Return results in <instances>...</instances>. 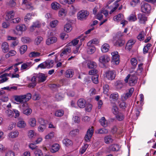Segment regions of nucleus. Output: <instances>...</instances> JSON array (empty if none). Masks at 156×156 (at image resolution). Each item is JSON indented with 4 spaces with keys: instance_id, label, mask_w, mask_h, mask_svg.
Segmentation results:
<instances>
[{
    "instance_id": "nucleus-1",
    "label": "nucleus",
    "mask_w": 156,
    "mask_h": 156,
    "mask_svg": "<svg viewBox=\"0 0 156 156\" xmlns=\"http://www.w3.org/2000/svg\"><path fill=\"white\" fill-rule=\"evenodd\" d=\"M47 77L46 74L41 73L34 74L31 79V83L29 84L28 87L33 88L36 86L37 81L38 83L43 82L46 80Z\"/></svg>"
},
{
    "instance_id": "nucleus-2",
    "label": "nucleus",
    "mask_w": 156,
    "mask_h": 156,
    "mask_svg": "<svg viewBox=\"0 0 156 156\" xmlns=\"http://www.w3.org/2000/svg\"><path fill=\"white\" fill-rule=\"evenodd\" d=\"M138 78L135 74H129L126 77L124 80L126 83H128L129 85L131 86L136 84Z\"/></svg>"
},
{
    "instance_id": "nucleus-3",
    "label": "nucleus",
    "mask_w": 156,
    "mask_h": 156,
    "mask_svg": "<svg viewBox=\"0 0 156 156\" xmlns=\"http://www.w3.org/2000/svg\"><path fill=\"white\" fill-rule=\"evenodd\" d=\"M123 33L120 31L118 32L115 35V38L116 40L115 44L117 46H122L125 43V40L122 37L123 36Z\"/></svg>"
},
{
    "instance_id": "nucleus-4",
    "label": "nucleus",
    "mask_w": 156,
    "mask_h": 156,
    "mask_svg": "<svg viewBox=\"0 0 156 156\" xmlns=\"http://www.w3.org/2000/svg\"><path fill=\"white\" fill-rule=\"evenodd\" d=\"M20 107L22 110L23 113L27 115H29L31 113L32 110L29 108L27 102H24L20 105Z\"/></svg>"
},
{
    "instance_id": "nucleus-5",
    "label": "nucleus",
    "mask_w": 156,
    "mask_h": 156,
    "mask_svg": "<svg viewBox=\"0 0 156 156\" xmlns=\"http://www.w3.org/2000/svg\"><path fill=\"white\" fill-rule=\"evenodd\" d=\"M94 129L93 126L89 128L87 131L85 136V140L86 142H89L92 137L94 133Z\"/></svg>"
},
{
    "instance_id": "nucleus-6",
    "label": "nucleus",
    "mask_w": 156,
    "mask_h": 156,
    "mask_svg": "<svg viewBox=\"0 0 156 156\" xmlns=\"http://www.w3.org/2000/svg\"><path fill=\"white\" fill-rule=\"evenodd\" d=\"M89 15V12L88 11L83 10L78 12L77 17L78 19H86Z\"/></svg>"
},
{
    "instance_id": "nucleus-7",
    "label": "nucleus",
    "mask_w": 156,
    "mask_h": 156,
    "mask_svg": "<svg viewBox=\"0 0 156 156\" xmlns=\"http://www.w3.org/2000/svg\"><path fill=\"white\" fill-rule=\"evenodd\" d=\"M106 77L108 80H114L116 75V72L114 70H109L105 73Z\"/></svg>"
},
{
    "instance_id": "nucleus-8",
    "label": "nucleus",
    "mask_w": 156,
    "mask_h": 156,
    "mask_svg": "<svg viewBox=\"0 0 156 156\" xmlns=\"http://www.w3.org/2000/svg\"><path fill=\"white\" fill-rule=\"evenodd\" d=\"M118 54V53L117 51L112 52L111 53L112 61L116 65L119 64V55Z\"/></svg>"
},
{
    "instance_id": "nucleus-9",
    "label": "nucleus",
    "mask_w": 156,
    "mask_h": 156,
    "mask_svg": "<svg viewBox=\"0 0 156 156\" xmlns=\"http://www.w3.org/2000/svg\"><path fill=\"white\" fill-rule=\"evenodd\" d=\"M150 5L148 3H144L141 6V11L145 13H148L151 9Z\"/></svg>"
},
{
    "instance_id": "nucleus-10",
    "label": "nucleus",
    "mask_w": 156,
    "mask_h": 156,
    "mask_svg": "<svg viewBox=\"0 0 156 156\" xmlns=\"http://www.w3.org/2000/svg\"><path fill=\"white\" fill-rule=\"evenodd\" d=\"M110 60L109 56L106 55H103L101 56L99 58V61L100 62L105 64L108 62Z\"/></svg>"
},
{
    "instance_id": "nucleus-11",
    "label": "nucleus",
    "mask_w": 156,
    "mask_h": 156,
    "mask_svg": "<svg viewBox=\"0 0 156 156\" xmlns=\"http://www.w3.org/2000/svg\"><path fill=\"white\" fill-rule=\"evenodd\" d=\"M77 105L80 108H83L86 105V101L83 98H80L77 101Z\"/></svg>"
},
{
    "instance_id": "nucleus-12",
    "label": "nucleus",
    "mask_w": 156,
    "mask_h": 156,
    "mask_svg": "<svg viewBox=\"0 0 156 156\" xmlns=\"http://www.w3.org/2000/svg\"><path fill=\"white\" fill-rule=\"evenodd\" d=\"M25 97L23 95H16L14 96V100L20 103H22L24 101Z\"/></svg>"
},
{
    "instance_id": "nucleus-13",
    "label": "nucleus",
    "mask_w": 156,
    "mask_h": 156,
    "mask_svg": "<svg viewBox=\"0 0 156 156\" xmlns=\"http://www.w3.org/2000/svg\"><path fill=\"white\" fill-rule=\"evenodd\" d=\"M136 42V41L133 39H131L129 40L127 43L125 49L129 51L132 47V46Z\"/></svg>"
},
{
    "instance_id": "nucleus-14",
    "label": "nucleus",
    "mask_w": 156,
    "mask_h": 156,
    "mask_svg": "<svg viewBox=\"0 0 156 156\" xmlns=\"http://www.w3.org/2000/svg\"><path fill=\"white\" fill-rule=\"evenodd\" d=\"M114 141L112 136L110 135H107L104 138V141L106 144H109L112 143Z\"/></svg>"
},
{
    "instance_id": "nucleus-15",
    "label": "nucleus",
    "mask_w": 156,
    "mask_h": 156,
    "mask_svg": "<svg viewBox=\"0 0 156 156\" xmlns=\"http://www.w3.org/2000/svg\"><path fill=\"white\" fill-rule=\"evenodd\" d=\"M1 48L2 52L4 53L8 52L9 50V45L6 42H4L2 43Z\"/></svg>"
},
{
    "instance_id": "nucleus-16",
    "label": "nucleus",
    "mask_w": 156,
    "mask_h": 156,
    "mask_svg": "<svg viewBox=\"0 0 156 156\" xmlns=\"http://www.w3.org/2000/svg\"><path fill=\"white\" fill-rule=\"evenodd\" d=\"M57 40V38L56 37H52L48 38L46 40V43L47 45H50L56 42Z\"/></svg>"
},
{
    "instance_id": "nucleus-17",
    "label": "nucleus",
    "mask_w": 156,
    "mask_h": 156,
    "mask_svg": "<svg viewBox=\"0 0 156 156\" xmlns=\"http://www.w3.org/2000/svg\"><path fill=\"white\" fill-rule=\"evenodd\" d=\"M109 44L107 43H105L102 46L101 51L103 53H106L109 51Z\"/></svg>"
},
{
    "instance_id": "nucleus-18",
    "label": "nucleus",
    "mask_w": 156,
    "mask_h": 156,
    "mask_svg": "<svg viewBox=\"0 0 156 156\" xmlns=\"http://www.w3.org/2000/svg\"><path fill=\"white\" fill-rule=\"evenodd\" d=\"M74 74L73 71L72 69H68L66 71L65 73V76L68 78H71Z\"/></svg>"
},
{
    "instance_id": "nucleus-19",
    "label": "nucleus",
    "mask_w": 156,
    "mask_h": 156,
    "mask_svg": "<svg viewBox=\"0 0 156 156\" xmlns=\"http://www.w3.org/2000/svg\"><path fill=\"white\" fill-rule=\"evenodd\" d=\"M71 52V49L70 47H66L64 48L62 50V51L60 54L61 56H63L64 55H67L70 53Z\"/></svg>"
},
{
    "instance_id": "nucleus-20",
    "label": "nucleus",
    "mask_w": 156,
    "mask_h": 156,
    "mask_svg": "<svg viewBox=\"0 0 156 156\" xmlns=\"http://www.w3.org/2000/svg\"><path fill=\"white\" fill-rule=\"evenodd\" d=\"M32 66V63L31 62H27L26 63H23L21 66V70H25L28 69Z\"/></svg>"
},
{
    "instance_id": "nucleus-21",
    "label": "nucleus",
    "mask_w": 156,
    "mask_h": 156,
    "mask_svg": "<svg viewBox=\"0 0 156 156\" xmlns=\"http://www.w3.org/2000/svg\"><path fill=\"white\" fill-rule=\"evenodd\" d=\"M119 97L118 93H112L111 94L109 97L111 101H117Z\"/></svg>"
},
{
    "instance_id": "nucleus-22",
    "label": "nucleus",
    "mask_w": 156,
    "mask_h": 156,
    "mask_svg": "<svg viewBox=\"0 0 156 156\" xmlns=\"http://www.w3.org/2000/svg\"><path fill=\"white\" fill-rule=\"evenodd\" d=\"M6 18H5V20H15L16 19H13L14 17V13L13 11H12L9 12L7 13L6 14Z\"/></svg>"
},
{
    "instance_id": "nucleus-23",
    "label": "nucleus",
    "mask_w": 156,
    "mask_h": 156,
    "mask_svg": "<svg viewBox=\"0 0 156 156\" xmlns=\"http://www.w3.org/2000/svg\"><path fill=\"white\" fill-rule=\"evenodd\" d=\"M59 149V145L57 144H53L51 149V151L52 153H55L58 151Z\"/></svg>"
},
{
    "instance_id": "nucleus-24",
    "label": "nucleus",
    "mask_w": 156,
    "mask_h": 156,
    "mask_svg": "<svg viewBox=\"0 0 156 156\" xmlns=\"http://www.w3.org/2000/svg\"><path fill=\"white\" fill-rule=\"evenodd\" d=\"M63 144L66 146H69L72 145L73 142L71 140L68 138L64 139L62 141Z\"/></svg>"
},
{
    "instance_id": "nucleus-25",
    "label": "nucleus",
    "mask_w": 156,
    "mask_h": 156,
    "mask_svg": "<svg viewBox=\"0 0 156 156\" xmlns=\"http://www.w3.org/2000/svg\"><path fill=\"white\" fill-rule=\"evenodd\" d=\"M99 122L101 125L104 127H106L108 125L107 122L104 117H101L99 120Z\"/></svg>"
},
{
    "instance_id": "nucleus-26",
    "label": "nucleus",
    "mask_w": 156,
    "mask_h": 156,
    "mask_svg": "<svg viewBox=\"0 0 156 156\" xmlns=\"http://www.w3.org/2000/svg\"><path fill=\"white\" fill-rule=\"evenodd\" d=\"M47 68H49L52 67L54 65V62L53 60H48L45 61Z\"/></svg>"
},
{
    "instance_id": "nucleus-27",
    "label": "nucleus",
    "mask_w": 156,
    "mask_h": 156,
    "mask_svg": "<svg viewBox=\"0 0 156 156\" xmlns=\"http://www.w3.org/2000/svg\"><path fill=\"white\" fill-rule=\"evenodd\" d=\"M16 29L17 31H24L26 30L27 28L26 26L24 24L19 25L16 26Z\"/></svg>"
},
{
    "instance_id": "nucleus-28",
    "label": "nucleus",
    "mask_w": 156,
    "mask_h": 156,
    "mask_svg": "<svg viewBox=\"0 0 156 156\" xmlns=\"http://www.w3.org/2000/svg\"><path fill=\"white\" fill-rule=\"evenodd\" d=\"M9 76V74L7 73H5L0 76V78L2 79L0 81L1 83H2L7 81L8 78L6 77Z\"/></svg>"
},
{
    "instance_id": "nucleus-29",
    "label": "nucleus",
    "mask_w": 156,
    "mask_h": 156,
    "mask_svg": "<svg viewBox=\"0 0 156 156\" xmlns=\"http://www.w3.org/2000/svg\"><path fill=\"white\" fill-rule=\"evenodd\" d=\"M72 30L71 25L70 23H66L64 27V30L66 32H70Z\"/></svg>"
},
{
    "instance_id": "nucleus-30",
    "label": "nucleus",
    "mask_w": 156,
    "mask_h": 156,
    "mask_svg": "<svg viewBox=\"0 0 156 156\" xmlns=\"http://www.w3.org/2000/svg\"><path fill=\"white\" fill-rule=\"evenodd\" d=\"M41 55V53L36 51H32L30 53L29 56L30 57H37Z\"/></svg>"
},
{
    "instance_id": "nucleus-31",
    "label": "nucleus",
    "mask_w": 156,
    "mask_h": 156,
    "mask_svg": "<svg viewBox=\"0 0 156 156\" xmlns=\"http://www.w3.org/2000/svg\"><path fill=\"white\" fill-rule=\"evenodd\" d=\"M16 53V52L13 50H10L9 52L6 54L5 56L6 58H8L10 56L15 55Z\"/></svg>"
},
{
    "instance_id": "nucleus-32",
    "label": "nucleus",
    "mask_w": 156,
    "mask_h": 156,
    "mask_svg": "<svg viewBox=\"0 0 156 156\" xmlns=\"http://www.w3.org/2000/svg\"><path fill=\"white\" fill-rule=\"evenodd\" d=\"M19 134V133L17 131H15L9 133V136L10 137L13 138L18 136Z\"/></svg>"
},
{
    "instance_id": "nucleus-33",
    "label": "nucleus",
    "mask_w": 156,
    "mask_h": 156,
    "mask_svg": "<svg viewBox=\"0 0 156 156\" xmlns=\"http://www.w3.org/2000/svg\"><path fill=\"white\" fill-rule=\"evenodd\" d=\"M60 5L56 2H52L51 5L52 9L55 10L58 9L59 8Z\"/></svg>"
},
{
    "instance_id": "nucleus-34",
    "label": "nucleus",
    "mask_w": 156,
    "mask_h": 156,
    "mask_svg": "<svg viewBox=\"0 0 156 156\" xmlns=\"http://www.w3.org/2000/svg\"><path fill=\"white\" fill-rule=\"evenodd\" d=\"M96 51V48L95 46L87 48V51L89 54H92L94 53Z\"/></svg>"
},
{
    "instance_id": "nucleus-35",
    "label": "nucleus",
    "mask_w": 156,
    "mask_h": 156,
    "mask_svg": "<svg viewBox=\"0 0 156 156\" xmlns=\"http://www.w3.org/2000/svg\"><path fill=\"white\" fill-rule=\"evenodd\" d=\"M109 148L110 151H118L119 149V146L117 144H112L109 146Z\"/></svg>"
},
{
    "instance_id": "nucleus-36",
    "label": "nucleus",
    "mask_w": 156,
    "mask_h": 156,
    "mask_svg": "<svg viewBox=\"0 0 156 156\" xmlns=\"http://www.w3.org/2000/svg\"><path fill=\"white\" fill-rule=\"evenodd\" d=\"M29 124L31 127H34L36 124V121L35 119L32 118L29 120Z\"/></svg>"
},
{
    "instance_id": "nucleus-37",
    "label": "nucleus",
    "mask_w": 156,
    "mask_h": 156,
    "mask_svg": "<svg viewBox=\"0 0 156 156\" xmlns=\"http://www.w3.org/2000/svg\"><path fill=\"white\" fill-rule=\"evenodd\" d=\"M26 126V123L25 121L23 120L19 121L17 123V126L20 128H24Z\"/></svg>"
},
{
    "instance_id": "nucleus-38",
    "label": "nucleus",
    "mask_w": 156,
    "mask_h": 156,
    "mask_svg": "<svg viewBox=\"0 0 156 156\" xmlns=\"http://www.w3.org/2000/svg\"><path fill=\"white\" fill-rule=\"evenodd\" d=\"M130 62L131 65L133 66L132 68H135L137 64V59L135 58H132L130 60Z\"/></svg>"
},
{
    "instance_id": "nucleus-39",
    "label": "nucleus",
    "mask_w": 156,
    "mask_h": 156,
    "mask_svg": "<svg viewBox=\"0 0 156 156\" xmlns=\"http://www.w3.org/2000/svg\"><path fill=\"white\" fill-rule=\"evenodd\" d=\"M27 45H25L21 46L20 49V51L21 54H24L27 50Z\"/></svg>"
},
{
    "instance_id": "nucleus-40",
    "label": "nucleus",
    "mask_w": 156,
    "mask_h": 156,
    "mask_svg": "<svg viewBox=\"0 0 156 156\" xmlns=\"http://www.w3.org/2000/svg\"><path fill=\"white\" fill-rule=\"evenodd\" d=\"M75 0H60V3L64 5L66 3L68 4H71Z\"/></svg>"
},
{
    "instance_id": "nucleus-41",
    "label": "nucleus",
    "mask_w": 156,
    "mask_h": 156,
    "mask_svg": "<svg viewBox=\"0 0 156 156\" xmlns=\"http://www.w3.org/2000/svg\"><path fill=\"white\" fill-rule=\"evenodd\" d=\"M64 114V111L62 110H57L55 113V115L57 117H61Z\"/></svg>"
},
{
    "instance_id": "nucleus-42",
    "label": "nucleus",
    "mask_w": 156,
    "mask_h": 156,
    "mask_svg": "<svg viewBox=\"0 0 156 156\" xmlns=\"http://www.w3.org/2000/svg\"><path fill=\"white\" fill-rule=\"evenodd\" d=\"M115 115L116 119L119 121H122L124 118V115L121 113H118Z\"/></svg>"
},
{
    "instance_id": "nucleus-43",
    "label": "nucleus",
    "mask_w": 156,
    "mask_h": 156,
    "mask_svg": "<svg viewBox=\"0 0 156 156\" xmlns=\"http://www.w3.org/2000/svg\"><path fill=\"white\" fill-rule=\"evenodd\" d=\"M88 145L87 144H84L80 149V152L82 154H83L86 151V149L88 148Z\"/></svg>"
},
{
    "instance_id": "nucleus-44",
    "label": "nucleus",
    "mask_w": 156,
    "mask_h": 156,
    "mask_svg": "<svg viewBox=\"0 0 156 156\" xmlns=\"http://www.w3.org/2000/svg\"><path fill=\"white\" fill-rule=\"evenodd\" d=\"M40 25L38 21L33 23V24L30 28L31 31H33L34 30V27H40Z\"/></svg>"
},
{
    "instance_id": "nucleus-45",
    "label": "nucleus",
    "mask_w": 156,
    "mask_h": 156,
    "mask_svg": "<svg viewBox=\"0 0 156 156\" xmlns=\"http://www.w3.org/2000/svg\"><path fill=\"white\" fill-rule=\"evenodd\" d=\"M66 14L65 9H61L58 12L59 16L60 17H62L65 16Z\"/></svg>"
},
{
    "instance_id": "nucleus-46",
    "label": "nucleus",
    "mask_w": 156,
    "mask_h": 156,
    "mask_svg": "<svg viewBox=\"0 0 156 156\" xmlns=\"http://www.w3.org/2000/svg\"><path fill=\"white\" fill-rule=\"evenodd\" d=\"M96 63L94 62H90L89 63L88 67L89 68L91 69H95L97 67Z\"/></svg>"
},
{
    "instance_id": "nucleus-47",
    "label": "nucleus",
    "mask_w": 156,
    "mask_h": 156,
    "mask_svg": "<svg viewBox=\"0 0 156 156\" xmlns=\"http://www.w3.org/2000/svg\"><path fill=\"white\" fill-rule=\"evenodd\" d=\"M145 33L144 31H141L137 37V39L140 41L143 40L144 38Z\"/></svg>"
},
{
    "instance_id": "nucleus-48",
    "label": "nucleus",
    "mask_w": 156,
    "mask_h": 156,
    "mask_svg": "<svg viewBox=\"0 0 156 156\" xmlns=\"http://www.w3.org/2000/svg\"><path fill=\"white\" fill-rule=\"evenodd\" d=\"M43 40V38L41 36H38L35 40V43L36 44L38 45Z\"/></svg>"
},
{
    "instance_id": "nucleus-49",
    "label": "nucleus",
    "mask_w": 156,
    "mask_h": 156,
    "mask_svg": "<svg viewBox=\"0 0 156 156\" xmlns=\"http://www.w3.org/2000/svg\"><path fill=\"white\" fill-rule=\"evenodd\" d=\"M98 76L97 75H94L92 76V80L94 83L95 84L98 83Z\"/></svg>"
},
{
    "instance_id": "nucleus-50",
    "label": "nucleus",
    "mask_w": 156,
    "mask_h": 156,
    "mask_svg": "<svg viewBox=\"0 0 156 156\" xmlns=\"http://www.w3.org/2000/svg\"><path fill=\"white\" fill-rule=\"evenodd\" d=\"M98 133L100 134H107L108 131L105 128H102L98 130Z\"/></svg>"
},
{
    "instance_id": "nucleus-51",
    "label": "nucleus",
    "mask_w": 156,
    "mask_h": 156,
    "mask_svg": "<svg viewBox=\"0 0 156 156\" xmlns=\"http://www.w3.org/2000/svg\"><path fill=\"white\" fill-rule=\"evenodd\" d=\"M78 132L79 130L77 129H76L71 131L70 132L69 134L72 136H73L77 135Z\"/></svg>"
},
{
    "instance_id": "nucleus-52",
    "label": "nucleus",
    "mask_w": 156,
    "mask_h": 156,
    "mask_svg": "<svg viewBox=\"0 0 156 156\" xmlns=\"http://www.w3.org/2000/svg\"><path fill=\"white\" fill-rule=\"evenodd\" d=\"M46 128V125L45 124H41L38 127V130L40 132H43Z\"/></svg>"
},
{
    "instance_id": "nucleus-53",
    "label": "nucleus",
    "mask_w": 156,
    "mask_h": 156,
    "mask_svg": "<svg viewBox=\"0 0 156 156\" xmlns=\"http://www.w3.org/2000/svg\"><path fill=\"white\" fill-rule=\"evenodd\" d=\"M58 20H53L50 23V26L52 28L55 27L58 24Z\"/></svg>"
},
{
    "instance_id": "nucleus-54",
    "label": "nucleus",
    "mask_w": 156,
    "mask_h": 156,
    "mask_svg": "<svg viewBox=\"0 0 156 156\" xmlns=\"http://www.w3.org/2000/svg\"><path fill=\"white\" fill-rule=\"evenodd\" d=\"M115 85L118 88H121L123 86L122 82L119 80L117 81L115 83Z\"/></svg>"
},
{
    "instance_id": "nucleus-55",
    "label": "nucleus",
    "mask_w": 156,
    "mask_h": 156,
    "mask_svg": "<svg viewBox=\"0 0 156 156\" xmlns=\"http://www.w3.org/2000/svg\"><path fill=\"white\" fill-rule=\"evenodd\" d=\"M138 18L139 20H147V17L145 14L140 13L138 15Z\"/></svg>"
},
{
    "instance_id": "nucleus-56",
    "label": "nucleus",
    "mask_w": 156,
    "mask_h": 156,
    "mask_svg": "<svg viewBox=\"0 0 156 156\" xmlns=\"http://www.w3.org/2000/svg\"><path fill=\"white\" fill-rule=\"evenodd\" d=\"M131 95L128 94V93L124 94L122 96V99L123 101L126 100L128 98L130 97Z\"/></svg>"
},
{
    "instance_id": "nucleus-57",
    "label": "nucleus",
    "mask_w": 156,
    "mask_h": 156,
    "mask_svg": "<svg viewBox=\"0 0 156 156\" xmlns=\"http://www.w3.org/2000/svg\"><path fill=\"white\" fill-rule=\"evenodd\" d=\"M21 41L24 43H28L30 41V39L29 37H24L22 38Z\"/></svg>"
},
{
    "instance_id": "nucleus-58",
    "label": "nucleus",
    "mask_w": 156,
    "mask_h": 156,
    "mask_svg": "<svg viewBox=\"0 0 156 156\" xmlns=\"http://www.w3.org/2000/svg\"><path fill=\"white\" fill-rule=\"evenodd\" d=\"M112 111L115 115H116L118 113V108L116 105H114L113 106Z\"/></svg>"
},
{
    "instance_id": "nucleus-59",
    "label": "nucleus",
    "mask_w": 156,
    "mask_h": 156,
    "mask_svg": "<svg viewBox=\"0 0 156 156\" xmlns=\"http://www.w3.org/2000/svg\"><path fill=\"white\" fill-rule=\"evenodd\" d=\"M103 92L105 94H106L108 91L109 90V86L107 84L104 85L103 87Z\"/></svg>"
},
{
    "instance_id": "nucleus-60",
    "label": "nucleus",
    "mask_w": 156,
    "mask_h": 156,
    "mask_svg": "<svg viewBox=\"0 0 156 156\" xmlns=\"http://www.w3.org/2000/svg\"><path fill=\"white\" fill-rule=\"evenodd\" d=\"M23 95L25 97V102H27V101L30 99L31 97V94L30 93H28L26 95Z\"/></svg>"
},
{
    "instance_id": "nucleus-61",
    "label": "nucleus",
    "mask_w": 156,
    "mask_h": 156,
    "mask_svg": "<svg viewBox=\"0 0 156 156\" xmlns=\"http://www.w3.org/2000/svg\"><path fill=\"white\" fill-rule=\"evenodd\" d=\"M34 153L36 156H43V153L40 150H36L34 151Z\"/></svg>"
},
{
    "instance_id": "nucleus-62",
    "label": "nucleus",
    "mask_w": 156,
    "mask_h": 156,
    "mask_svg": "<svg viewBox=\"0 0 156 156\" xmlns=\"http://www.w3.org/2000/svg\"><path fill=\"white\" fill-rule=\"evenodd\" d=\"M17 89V87L15 86H13L11 87H7L2 88V90H6L9 91L11 90L12 89L16 90Z\"/></svg>"
},
{
    "instance_id": "nucleus-63",
    "label": "nucleus",
    "mask_w": 156,
    "mask_h": 156,
    "mask_svg": "<svg viewBox=\"0 0 156 156\" xmlns=\"http://www.w3.org/2000/svg\"><path fill=\"white\" fill-rule=\"evenodd\" d=\"M5 113L9 117H12L13 116V112L11 110L8 109L5 111Z\"/></svg>"
},
{
    "instance_id": "nucleus-64",
    "label": "nucleus",
    "mask_w": 156,
    "mask_h": 156,
    "mask_svg": "<svg viewBox=\"0 0 156 156\" xmlns=\"http://www.w3.org/2000/svg\"><path fill=\"white\" fill-rule=\"evenodd\" d=\"M98 71L97 70L94 69L91 70L89 71V74L90 75H96V74L98 73Z\"/></svg>"
}]
</instances>
